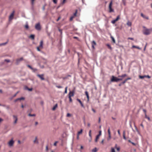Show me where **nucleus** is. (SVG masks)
Masks as SVG:
<instances>
[{"instance_id": "obj_42", "label": "nucleus", "mask_w": 152, "mask_h": 152, "mask_svg": "<svg viewBox=\"0 0 152 152\" xmlns=\"http://www.w3.org/2000/svg\"><path fill=\"white\" fill-rule=\"evenodd\" d=\"M71 116V114L69 113H68L66 115V117H69Z\"/></svg>"}, {"instance_id": "obj_17", "label": "nucleus", "mask_w": 152, "mask_h": 152, "mask_svg": "<svg viewBox=\"0 0 152 152\" xmlns=\"http://www.w3.org/2000/svg\"><path fill=\"white\" fill-rule=\"evenodd\" d=\"M43 41L42 40L40 42V45H39V47L42 48L43 47Z\"/></svg>"}, {"instance_id": "obj_18", "label": "nucleus", "mask_w": 152, "mask_h": 152, "mask_svg": "<svg viewBox=\"0 0 152 152\" xmlns=\"http://www.w3.org/2000/svg\"><path fill=\"white\" fill-rule=\"evenodd\" d=\"M33 142L34 143H36L38 144L39 142L37 140V137H35V139L34 140Z\"/></svg>"}, {"instance_id": "obj_32", "label": "nucleus", "mask_w": 152, "mask_h": 152, "mask_svg": "<svg viewBox=\"0 0 152 152\" xmlns=\"http://www.w3.org/2000/svg\"><path fill=\"white\" fill-rule=\"evenodd\" d=\"M107 45L108 47L109 48L110 50H112V47H111V46L110 45H109V44H107Z\"/></svg>"}, {"instance_id": "obj_1", "label": "nucleus", "mask_w": 152, "mask_h": 152, "mask_svg": "<svg viewBox=\"0 0 152 152\" xmlns=\"http://www.w3.org/2000/svg\"><path fill=\"white\" fill-rule=\"evenodd\" d=\"M143 28L144 29L143 31V33L145 35H148L152 31V28L148 29L145 26H143Z\"/></svg>"}, {"instance_id": "obj_34", "label": "nucleus", "mask_w": 152, "mask_h": 152, "mask_svg": "<svg viewBox=\"0 0 152 152\" xmlns=\"http://www.w3.org/2000/svg\"><path fill=\"white\" fill-rule=\"evenodd\" d=\"M82 131H83V130L82 129H81L80 130V131L78 132L77 134L79 135L80 134H81L82 133Z\"/></svg>"}, {"instance_id": "obj_44", "label": "nucleus", "mask_w": 152, "mask_h": 152, "mask_svg": "<svg viewBox=\"0 0 152 152\" xmlns=\"http://www.w3.org/2000/svg\"><path fill=\"white\" fill-rule=\"evenodd\" d=\"M111 152H115V149L113 148H111Z\"/></svg>"}, {"instance_id": "obj_36", "label": "nucleus", "mask_w": 152, "mask_h": 152, "mask_svg": "<svg viewBox=\"0 0 152 152\" xmlns=\"http://www.w3.org/2000/svg\"><path fill=\"white\" fill-rule=\"evenodd\" d=\"M145 118L148 119L149 121L150 120V118L149 117L147 116L146 114L145 115Z\"/></svg>"}, {"instance_id": "obj_26", "label": "nucleus", "mask_w": 152, "mask_h": 152, "mask_svg": "<svg viewBox=\"0 0 152 152\" xmlns=\"http://www.w3.org/2000/svg\"><path fill=\"white\" fill-rule=\"evenodd\" d=\"M97 149L95 147L92 150V152H96Z\"/></svg>"}, {"instance_id": "obj_24", "label": "nucleus", "mask_w": 152, "mask_h": 152, "mask_svg": "<svg viewBox=\"0 0 152 152\" xmlns=\"http://www.w3.org/2000/svg\"><path fill=\"white\" fill-rule=\"evenodd\" d=\"M132 48H137L139 50H141V49L139 47H138V46H135V45H133L132 46Z\"/></svg>"}, {"instance_id": "obj_49", "label": "nucleus", "mask_w": 152, "mask_h": 152, "mask_svg": "<svg viewBox=\"0 0 152 152\" xmlns=\"http://www.w3.org/2000/svg\"><path fill=\"white\" fill-rule=\"evenodd\" d=\"M4 61L7 62V63L9 62L10 61V60L9 59H5L4 60Z\"/></svg>"}, {"instance_id": "obj_54", "label": "nucleus", "mask_w": 152, "mask_h": 152, "mask_svg": "<svg viewBox=\"0 0 152 152\" xmlns=\"http://www.w3.org/2000/svg\"><path fill=\"white\" fill-rule=\"evenodd\" d=\"M18 100H19V98H18L17 99H15V100H14V102H17V101H18Z\"/></svg>"}, {"instance_id": "obj_19", "label": "nucleus", "mask_w": 152, "mask_h": 152, "mask_svg": "<svg viewBox=\"0 0 152 152\" xmlns=\"http://www.w3.org/2000/svg\"><path fill=\"white\" fill-rule=\"evenodd\" d=\"M85 94L86 95V96L87 98L88 99V101L89 100V96L88 95V93L87 91H85Z\"/></svg>"}, {"instance_id": "obj_23", "label": "nucleus", "mask_w": 152, "mask_h": 152, "mask_svg": "<svg viewBox=\"0 0 152 152\" xmlns=\"http://www.w3.org/2000/svg\"><path fill=\"white\" fill-rule=\"evenodd\" d=\"M125 131H124L123 132V137L124 139V140H126V138L125 137Z\"/></svg>"}, {"instance_id": "obj_15", "label": "nucleus", "mask_w": 152, "mask_h": 152, "mask_svg": "<svg viewBox=\"0 0 152 152\" xmlns=\"http://www.w3.org/2000/svg\"><path fill=\"white\" fill-rule=\"evenodd\" d=\"M77 100L80 103V104L82 107H83V108L85 107L83 104L82 102L81 101V100L80 99H77Z\"/></svg>"}, {"instance_id": "obj_61", "label": "nucleus", "mask_w": 152, "mask_h": 152, "mask_svg": "<svg viewBox=\"0 0 152 152\" xmlns=\"http://www.w3.org/2000/svg\"><path fill=\"white\" fill-rule=\"evenodd\" d=\"M118 134L119 135H120L121 134H120V130L119 129L118 130Z\"/></svg>"}, {"instance_id": "obj_27", "label": "nucleus", "mask_w": 152, "mask_h": 152, "mask_svg": "<svg viewBox=\"0 0 152 152\" xmlns=\"http://www.w3.org/2000/svg\"><path fill=\"white\" fill-rule=\"evenodd\" d=\"M91 130H90L89 132V136L91 139L92 137H91Z\"/></svg>"}, {"instance_id": "obj_14", "label": "nucleus", "mask_w": 152, "mask_h": 152, "mask_svg": "<svg viewBox=\"0 0 152 152\" xmlns=\"http://www.w3.org/2000/svg\"><path fill=\"white\" fill-rule=\"evenodd\" d=\"M13 118L15 119V121L14 122V124H16L18 120V118L17 116L15 115H13Z\"/></svg>"}, {"instance_id": "obj_56", "label": "nucleus", "mask_w": 152, "mask_h": 152, "mask_svg": "<svg viewBox=\"0 0 152 152\" xmlns=\"http://www.w3.org/2000/svg\"><path fill=\"white\" fill-rule=\"evenodd\" d=\"M6 107L7 109H9L10 108V106L9 105H6Z\"/></svg>"}, {"instance_id": "obj_28", "label": "nucleus", "mask_w": 152, "mask_h": 152, "mask_svg": "<svg viewBox=\"0 0 152 152\" xmlns=\"http://www.w3.org/2000/svg\"><path fill=\"white\" fill-rule=\"evenodd\" d=\"M57 107V104H56L52 108V110H55L56 108Z\"/></svg>"}, {"instance_id": "obj_8", "label": "nucleus", "mask_w": 152, "mask_h": 152, "mask_svg": "<svg viewBox=\"0 0 152 152\" xmlns=\"http://www.w3.org/2000/svg\"><path fill=\"white\" fill-rule=\"evenodd\" d=\"M37 77H39L41 80H45V78L44 77V75L43 74H37Z\"/></svg>"}, {"instance_id": "obj_45", "label": "nucleus", "mask_w": 152, "mask_h": 152, "mask_svg": "<svg viewBox=\"0 0 152 152\" xmlns=\"http://www.w3.org/2000/svg\"><path fill=\"white\" fill-rule=\"evenodd\" d=\"M67 87H66V88H65V91H64V93H65V94L67 92Z\"/></svg>"}, {"instance_id": "obj_46", "label": "nucleus", "mask_w": 152, "mask_h": 152, "mask_svg": "<svg viewBox=\"0 0 152 152\" xmlns=\"http://www.w3.org/2000/svg\"><path fill=\"white\" fill-rule=\"evenodd\" d=\"M28 67L29 68H30L31 69H33V68L30 65H27Z\"/></svg>"}, {"instance_id": "obj_29", "label": "nucleus", "mask_w": 152, "mask_h": 152, "mask_svg": "<svg viewBox=\"0 0 152 152\" xmlns=\"http://www.w3.org/2000/svg\"><path fill=\"white\" fill-rule=\"evenodd\" d=\"M8 43V41L5 42V43H1V44H0V46H2V45H6L7 43Z\"/></svg>"}, {"instance_id": "obj_3", "label": "nucleus", "mask_w": 152, "mask_h": 152, "mask_svg": "<svg viewBox=\"0 0 152 152\" xmlns=\"http://www.w3.org/2000/svg\"><path fill=\"white\" fill-rule=\"evenodd\" d=\"M35 28L38 31H40L41 30V26L40 23H38L35 24Z\"/></svg>"}, {"instance_id": "obj_58", "label": "nucleus", "mask_w": 152, "mask_h": 152, "mask_svg": "<svg viewBox=\"0 0 152 152\" xmlns=\"http://www.w3.org/2000/svg\"><path fill=\"white\" fill-rule=\"evenodd\" d=\"M118 79H119V81H121V80H123V78H121V77H119L118 78Z\"/></svg>"}, {"instance_id": "obj_6", "label": "nucleus", "mask_w": 152, "mask_h": 152, "mask_svg": "<svg viewBox=\"0 0 152 152\" xmlns=\"http://www.w3.org/2000/svg\"><path fill=\"white\" fill-rule=\"evenodd\" d=\"M101 134L102 131L101 130H100L99 132V134L96 136V138L95 140V142H97L98 139L99 138V136L101 135Z\"/></svg>"}, {"instance_id": "obj_30", "label": "nucleus", "mask_w": 152, "mask_h": 152, "mask_svg": "<svg viewBox=\"0 0 152 152\" xmlns=\"http://www.w3.org/2000/svg\"><path fill=\"white\" fill-rule=\"evenodd\" d=\"M111 38L112 40L113 41V43H115V40L114 38V37H113L111 36Z\"/></svg>"}, {"instance_id": "obj_31", "label": "nucleus", "mask_w": 152, "mask_h": 152, "mask_svg": "<svg viewBox=\"0 0 152 152\" xmlns=\"http://www.w3.org/2000/svg\"><path fill=\"white\" fill-rule=\"evenodd\" d=\"M25 27L26 29H28V28H29V26H28V23H26L25 26Z\"/></svg>"}, {"instance_id": "obj_20", "label": "nucleus", "mask_w": 152, "mask_h": 152, "mask_svg": "<svg viewBox=\"0 0 152 152\" xmlns=\"http://www.w3.org/2000/svg\"><path fill=\"white\" fill-rule=\"evenodd\" d=\"M126 80H124V81H123L121 83L119 84H118V86H121V85H123L124 84V83H126Z\"/></svg>"}, {"instance_id": "obj_38", "label": "nucleus", "mask_w": 152, "mask_h": 152, "mask_svg": "<svg viewBox=\"0 0 152 152\" xmlns=\"http://www.w3.org/2000/svg\"><path fill=\"white\" fill-rule=\"evenodd\" d=\"M32 70H33V71L34 72H35L36 71H37V69H36V68H33V69H31Z\"/></svg>"}, {"instance_id": "obj_21", "label": "nucleus", "mask_w": 152, "mask_h": 152, "mask_svg": "<svg viewBox=\"0 0 152 152\" xmlns=\"http://www.w3.org/2000/svg\"><path fill=\"white\" fill-rule=\"evenodd\" d=\"M126 76H127L126 74H123L121 75H119L118 76V77H121V78H123L124 77H126Z\"/></svg>"}, {"instance_id": "obj_11", "label": "nucleus", "mask_w": 152, "mask_h": 152, "mask_svg": "<svg viewBox=\"0 0 152 152\" xmlns=\"http://www.w3.org/2000/svg\"><path fill=\"white\" fill-rule=\"evenodd\" d=\"M92 48L94 49H95L94 46L96 45V43L94 41H93L91 42Z\"/></svg>"}, {"instance_id": "obj_59", "label": "nucleus", "mask_w": 152, "mask_h": 152, "mask_svg": "<svg viewBox=\"0 0 152 152\" xmlns=\"http://www.w3.org/2000/svg\"><path fill=\"white\" fill-rule=\"evenodd\" d=\"M39 47H37V50L38 51H41V50H40V49L39 48Z\"/></svg>"}, {"instance_id": "obj_50", "label": "nucleus", "mask_w": 152, "mask_h": 152, "mask_svg": "<svg viewBox=\"0 0 152 152\" xmlns=\"http://www.w3.org/2000/svg\"><path fill=\"white\" fill-rule=\"evenodd\" d=\"M143 111L144 112L145 115L146 114V110L145 109H143Z\"/></svg>"}, {"instance_id": "obj_12", "label": "nucleus", "mask_w": 152, "mask_h": 152, "mask_svg": "<svg viewBox=\"0 0 152 152\" xmlns=\"http://www.w3.org/2000/svg\"><path fill=\"white\" fill-rule=\"evenodd\" d=\"M141 16L144 18L145 19L147 20L149 19V18L148 16H146L144 15L142 13H141Z\"/></svg>"}, {"instance_id": "obj_9", "label": "nucleus", "mask_w": 152, "mask_h": 152, "mask_svg": "<svg viewBox=\"0 0 152 152\" xmlns=\"http://www.w3.org/2000/svg\"><path fill=\"white\" fill-rule=\"evenodd\" d=\"M108 138L107 139L108 141L111 138L110 132V128L109 127L108 129Z\"/></svg>"}, {"instance_id": "obj_48", "label": "nucleus", "mask_w": 152, "mask_h": 152, "mask_svg": "<svg viewBox=\"0 0 152 152\" xmlns=\"http://www.w3.org/2000/svg\"><path fill=\"white\" fill-rule=\"evenodd\" d=\"M56 87L58 88H61L62 87L61 86H56Z\"/></svg>"}, {"instance_id": "obj_22", "label": "nucleus", "mask_w": 152, "mask_h": 152, "mask_svg": "<svg viewBox=\"0 0 152 152\" xmlns=\"http://www.w3.org/2000/svg\"><path fill=\"white\" fill-rule=\"evenodd\" d=\"M35 35L34 34H31L29 37V38H31L32 40H34V39Z\"/></svg>"}, {"instance_id": "obj_60", "label": "nucleus", "mask_w": 152, "mask_h": 152, "mask_svg": "<svg viewBox=\"0 0 152 152\" xmlns=\"http://www.w3.org/2000/svg\"><path fill=\"white\" fill-rule=\"evenodd\" d=\"M58 141H56L55 142V143H54V146H56V144L57 143H58Z\"/></svg>"}, {"instance_id": "obj_41", "label": "nucleus", "mask_w": 152, "mask_h": 152, "mask_svg": "<svg viewBox=\"0 0 152 152\" xmlns=\"http://www.w3.org/2000/svg\"><path fill=\"white\" fill-rule=\"evenodd\" d=\"M77 10H76V11H75V13H74V16H76V14H77Z\"/></svg>"}, {"instance_id": "obj_33", "label": "nucleus", "mask_w": 152, "mask_h": 152, "mask_svg": "<svg viewBox=\"0 0 152 152\" xmlns=\"http://www.w3.org/2000/svg\"><path fill=\"white\" fill-rule=\"evenodd\" d=\"M28 115L29 116H35L36 115L35 114H31L30 113L28 114Z\"/></svg>"}, {"instance_id": "obj_51", "label": "nucleus", "mask_w": 152, "mask_h": 152, "mask_svg": "<svg viewBox=\"0 0 152 152\" xmlns=\"http://www.w3.org/2000/svg\"><path fill=\"white\" fill-rule=\"evenodd\" d=\"M131 79V78L130 77H128V78H127L126 79H125V80H126V82L128 80H130Z\"/></svg>"}, {"instance_id": "obj_7", "label": "nucleus", "mask_w": 152, "mask_h": 152, "mask_svg": "<svg viewBox=\"0 0 152 152\" xmlns=\"http://www.w3.org/2000/svg\"><path fill=\"white\" fill-rule=\"evenodd\" d=\"M120 18V15H118L117 17V18H116L115 19V20H112L111 21V23H113V24H114L115 22L117 21H118L119 19Z\"/></svg>"}, {"instance_id": "obj_16", "label": "nucleus", "mask_w": 152, "mask_h": 152, "mask_svg": "<svg viewBox=\"0 0 152 152\" xmlns=\"http://www.w3.org/2000/svg\"><path fill=\"white\" fill-rule=\"evenodd\" d=\"M14 143V142L12 140H11L9 142V144L10 146H12Z\"/></svg>"}, {"instance_id": "obj_5", "label": "nucleus", "mask_w": 152, "mask_h": 152, "mask_svg": "<svg viewBox=\"0 0 152 152\" xmlns=\"http://www.w3.org/2000/svg\"><path fill=\"white\" fill-rule=\"evenodd\" d=\"M23 60V57H21L20 58L16 59V60L15 64L17 65H18L20 62Z\"/></svg>"}, {"instance_id": "obj_64", "label": "nucleus", "mask_w": 152, "mask_h": 152, "mask_svg": "<svg viewBox=\"0 0 152 152\" xmlns=\"http://www.w3.org/2000/svg\"><path fill=\"white\" fill-rule=\"evenodd\" d=\"M58 31H59L61 33V34L62 33V30L61 29H58Z\"/></svg>"}, {"instance_id": "obj_10", "label": "nucleus", "mask_w": 152, "mask_h": 152, "mask_svg": "<svg viewBox=\"0 0 152 152\" xmlns=\"http://www.w3.org/2000/svg\"><path fill=\"white\" fill-rule=\"evenodd\" d=\"M15 13V11H13L12 13L10 15L9 17V19L10 20L13 19V17L14 15V14Z\"/></svg>"}, {"instance_id": "obj_2", "label": "nucleus", "mask_w": 152, "mask_h": 152, "mask_svg": "<svg viewBox=\"0 0 152 152\" xmlns=\"http://www.w3.org/2000/svg\"><path fill=\"white\" fill-rule=\"evenodd\" d=\"M119 80L118 78L114 76H112L110 80V82H117L119 81Z\"/></svg>"}, {"instance_id": "obj_40", "label": "nucleus", "mask_w": 152, "mask_h": 152, "mask_svg": "<svg viewBox=\"0 0 152 152\" xmlns=\"http://www.w3.org/2000/svg\"><path fill=\"white\" fill-rule=\"evenodd\" d=\"M66 0H63V1L61 3V4H64L66 2Z\"/></svg>"}, {"instance_id": "obj_62", "label": "nucleus", "mask_w": 152, "mask_h": 152, "mask_svg": "<svg viewBox=\"0 0 152 152\" xmlns=\"http://www.w3.org/2000/svg\"><path fill=\"white\" fill-rule=\"evenodd\" d=\"M31 0V3L32 4H33L34 3V1L35 0Z\"/></svg>"}, {"instance_id": "obj_57", "label": "nucleus", "mask_w": 152, "mask_h": 152, "mask_svg": "<svg viewBox=\"0 0 152 152\" xmlns=\"http://www.w3.org/2000/svg\"><path fill=\"white\" fill-rule=\"evenodd\" d=\"M145 77H147L148 78H150L151 77V76H149V75H145Z\"/></svg>"}, {"instance_id": "obj_39", "label": "nucleus", "mask_w": 152, "mask_h": 152, "mask_svg": "<svg viewBox=\"0 0 152 152\" xmlns=\"http://www.w3.org/2000/svg\"><path fill=\"white\" fill-rule=\"evenodd\" d=\"M134 127H135V129L136 130V131H137L138 133H139V131H138V129H137V127H136V126L135 125H134Z\"/></svg>"}, {"instance_id": "obj_4", "label": "nucleus", "mask_w": 152, "mask_h": 152, "mask_svg": "<svg viewBox=\"0 0 152 152\" xmlns=\"http://www.w3.org/2000/svg\"><path fill=\"white\" fill-rule=\"evenodd\" d=\"M112 0H111L109 4V12H114V10L112 8Z\"/></svg>"}, {"instance_id": "obj_63", "label": "nucleus", "mask_w": 152, "mask_h": 152, "mask_svg": "<svg viewBox=\"0 0 152 152\" xmlns=\"http://www.w3.org/2000/svg\"><path fill=\"white\" fill-rule=\"evenodd\" d=\"M46 150L47 151H48V145H47L46 147Z\"/></svg>"}, {"instance_id": "obj_53", "label": "nucleus", "mask_w": 152, "mask_h": 152, "mask_svg": "<svg viewBox=\"0 0 152 152\" xmlns=\"http://www.w3.org/2000/svg\"><path fill=\"white\" fill-rule=\"evenodd\" d=\"M74 16H72L71 17V18H70V21L72 20L73 18H74Z\"/></svg>"}, {"instance_id": "obj_37", "label": "nucleus", "mask_w": 152, "mask_h": 152, "mask_svg": "<svg viewBox=\"0 0 152 152\" xmlns=\"http://www.w3.org/2000/svg\"><path fill=\"white\" fill-rule=\"evenodd\" d=\"M26 89H27L29 91H32V88H28V87H26Z\"/></svg>"}, {"instance_id": "obj_55", "label": "nucleus", "mask_w": 152, "mask_h": 152, "mask_svg": "<svg viewBox=\"0 0 152 152\" xmlns=\"http://www.w3.org/2000/svg\"><path fill=\"white\" fill-rule=\"evenodd\" d=\"M128 39H131L132 40H134V39L133 38H131V37H129L128 38Z\"/></svg>"}, {"instance_id": "obj_52", "label": "nucleus", "mask_w": 152, "mask_h": 152, "mask_svg": "<svg viewBox=\"0 0 152 152\" xmlns=\"http://www.w3.org/2000/svg\"><path fill=\"white\" fill-rule=\"evenodd\" d=\"M53 2L55 4H56L57 3V0H53Z\"/></svg>"}, {"instance_id": "obj_25", "label": "nucleus", "mask_w": 152, "mask_h": 152, "mask_svg": "<svg viewBox=\"0 0 152 152\" xmlns=\"http://www.w3.org/2000/svg\"><path fill=\"white\" fill-rule=\"evenodd\" d=\"M127 25L129 26H131L132 25V23L131 22L128 21L127 23Z\"/></svg>"}, {"instance_id": "obj_43", "label": "nucleus", "mask_w": 152, "mask_h": 152, "mask_svg": "<svg viewBox=\"0 0 152 152\" xmlns=\"http://www.w3.org/2000/svg\"><path fill=\"white\" fill-rule=\"evenodd\" d=\"M19 99L20 100H23L25 99V98L23 97H22L20 98H19Z\"/></svg>"}, {"instance_id": "obj_47", "label": "nucleus", "mask_w": 152, "mask_h": 152, "mask_svg": "<svg viewBox=\"0 0 152 152\" xmlns=\"http://www.w3.org/2000/svg\"><path fill=\"white\" fill-rule=\"evenodd\" d=\"M69 102H72V99L71 97H70H70L69 96Z\"/></svg>"}, {"instance_id": "obj_35", "label": "nucleus", "mask_w": 152, "mask_h": 152, "mask_svg": "<svg viewBox=\"0 0 152 152\" xmlns=\"http://www.w3.org/2000/svg\"><path fill=\"white\" fill-rule=\"evenodd\" d=\"M145 75H144V76H141V75H140L139 76V78L140 79H143L144 78H145Z\"/></svg>"}, {"instance_id": "obj_13", "label": "nucleus", "mask_w": 152, "mask_h": 152, "mask_svg": "<svg viewBox=\"0 0 152 152\" xmlns=\"http://www.w3.org/2000/svg\"><path fill=\"white\" fill-rule=\"evenodd\" d=\"M74 95V91H70L69 94H68V95H69V96H70V97H71V96H73Z\"/></svg>"}]
</instances>
